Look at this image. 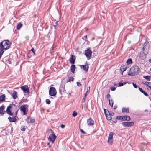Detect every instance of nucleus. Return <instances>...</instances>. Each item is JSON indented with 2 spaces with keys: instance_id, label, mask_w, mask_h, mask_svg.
Segmentation results:
<instances>
[{
  "instance_id": "obj_1",
  "label": "nucleus",
  "mask_w": 151,
  "mask_h": 151,
  "mask_svg": "<svg viewBox=\"0 0 151 151\" xmlns=\"http://www.w3.org/2000/svg\"><path fill=\"white\" fill-rule=\"evenodd\" d=\"M10 45L9 41L8 40H3L0 43V50H6L10 47Z\"/></svg>"
},
{
  "instance_id": "obj_2",
  "label": "nucleus",
  "mask_w": 151,
  "mask_h": 151,
  "mask_svg": "<svg viewBox=\"0 0 151 151\" xmlns=\"http://www.w3.org/2000/svg\"><path fill=\"white\" fill-rule=\"evenodd\" d=\"M140 71V70H139L138 67L137 66H134L130 68L128 75L133 76L138 74Z\"/></svg>"
},
{
  "instance_id": "obj_3",
  "label": "nucleus",
  "mask_w": 151,
  "mask_h": 151,
  "mask_svg": "<svg viewBox=\"0 0 151 151\" xmlns=\"http://www.w3.org/2000/svg\"><path fill=\"white\" fill-rule=\"evenodd\" d=\"M13 106L15 107V106L14 105L12 104V106L11 104L9 105L7 107L6 112L9 115H11L12 117H15L17 116V113L18 110H17L16 112L14 114H13V113L11 112V111L10 110L11 108H13Z\"/></svg>"
},
{
  "instance_id": "obj_4",
  "label": "nucleus",
  "mask_w": 151,
  "mask_h": 151,
  "mask_svg": "<svg viewBox=\"0 0 151 151\" xmlns=\"http://www.w3.org/2000/svg\"><path fill=\"white\" fill-rule=\"evenodd\" d=\"M116 119L122 121H129L130 120V116H122L116 117Z\"/></svg>"
},
{
  "instance_id": "obj_5",
  "label": "nucleus",
  "mask_w": 151,
  "mask_h": 151,
  "mask_svg": "<svg viewBox=\"0 0 151 151\" xmlns=\"http://www.w3.org/2000/svg\"><path fill=\"white\" fill-rule=\"evenodd\" d=\"M113 133L112 132H110L109 133L108 138V142L109 145H112L113 142Z\"/></svg>"
},
{
  "instance_id": "obj_6",
  "label": "nucleus",
  "mask_w": 151,
  "mask_h": 151,
  "mask_svg": "<svg viewBox=\"0 0 151 151\" xmlns=\"http://www.w3.org/2000/svg\"><path fill=\"white\" fill-rule=\"evenodd\" d=\"M56 91L55 88L53 87H50L49 90V95L51 96H55L56 94Z\"/></svg>"
},
{
  "instance_id": "obj_7",
  "label": "nucleus",
  "mask_w": 151,
  "mask_h": 151,
  "mask_svg": "<svg viewBox=\"0 0 151 151\" xmlns=\"http://www.w3.org/2000/svg\"><path fill=\"white\" fill-rule=\"evenodd\" d=\"M92 53L91 50L88 48L85 50L84 54L87 58H89L91 56Z\"/></svg>"
},
{
  "instance_id": "obj_8",
  "label": "nucleus",
  "mask_w": 151,
  "mask_h": 151,
  "mask_svg": "<svg viewBox=\"0 0 151 151\" xmlns=\"http://www.w3.org/2000/svg\"><path fill=\"white\" fill-rule=\"evenodd\" d=\"M27 105L26 104L22 105L21 106L20 110L21 111L23 112V114L25 115L26 114L27 112L28 109L25 107L27 106Z\"/></svg>"
},
{
  "instance_id": "obj_9",
  "label": "nucleus",
  "mask_w": 151,
  "mask_h": 151,
  "mask_svg": "<svg viewBox=\"0 0 151 151\" xmlns=\"http://www.w3.org/2000/svg\"><path fill=\"white\" fill-rule=\"evenodd\" d=\"M21 88L23 91L24 93L28 94L29 93V90L27 85H24L21 87Z\"/></svg>"
},
{
  "instance_id": "obj_10",
  "label": "nucleus",
  "mask_w": 151,
  "mask_h": 151,
  "mask_svg": "<svg viewBox=\"0 0 151 151\" xmlns=\"http://www.w3.org/2000/svg\"><path fill=\"white\" fill-rule=\"evenodd\" d=\"M56 138L57 136L54 134H51L49 135L48 139L49 141L51 142L52 143H53Z\"/></svg>"
},
{
  "instance_id": "obj_11",
  "label": "nucleus",
  "mask_w": 151,
  "mask_h": 151,
  "mask_svg": "<svg viewBox=\"0 0 151 151\" xmlns=\"http://www.w3.org/2000/svg\"><path fill=\"white\" fill-rule=\"evenodd\" d=\"M122 124L125 127H130L133 126L134 125V123L133 122H123L122 123Z\"/></svg>"
},
{
  "instance_id": "obj_12",
  "label": "nucleus",
  "mask_w": 151,
  "mask_h": 151,
  "mask_svg": "<svg viewBox=\"0 0 151 151\" xmlns=\"http://www.w3.org/2000/svg\"><path fill=\"white\" fill-rule=\"evenodd\" d=\"M80 67L81 68H82L83 67V69L86 72H87L89 68V65L87 62H86L85 65H81Z\"/></svg>"
},
{
  "instance_id": "obj_13",
  "label": "nucleus",
  "mask_w": 151,
  "mask_h": 151,
  "mask_svg": "<svg viewBox=\"0 0 151 151\" xmlns=\"http://www.w3.org/2000/svg\"><path fill=\"white\" fill-rule=\"evenodd\" d=\"M65 85H61L59 89V92L61 94V92L62 91L64 93H66V90L65 88Z\"/></svg>"
},
{
  "instance_id": "obj_14",
  "label": "nucleus",
  "mask_w": 151,
  "mask_h": 151,
  "mask_svg": "<svg viewBox=\"0 0 151 151\" xmlns=\"http://www.w3.org/2000/svg\"><path fill=\"white\" fill-rule=\"evenodd\" d=\"M26 121L28 123H32L35 122V119L32 118H31L29 117H27L26 119Z\"/></svg>"
},
{
  "instance_id": "obj_15",
  "label": "nucleus",
  "mask_w": 151,
  "mask_h": 151,
  "mask_svg": "<svg viewBox=\"0 0 151 151\" xmlns=\"http://www.w3.org/2000/svg\"><path fill=\"white\" fill-rule=\"evenodd\" d=\"M88 125L91 126L94 124V122L92 118H90L87 120V121Z\"/></svg>"
},
{
  "instance_id": "obj_16",
  "label": "nucleus",
  "mask_w": 151,
  "mask_h": 151,
  "mask_svg": "<svg viewBox=\"0 0 151 151\" xmlns=\"http://www.w3.org/2000/svg\"><path fill=\"white\" fill-rule=\"evenodd\" d=\"M76 58L75 56L73 55H72L71 56V57L70 59V63L73 64L74 63L75 61Z\"/></svg>"
},
{
  "instance_id": "obj_17",
  "label": "nucleus",
  "mask_w": 151,
  "mask_h": 151,
  "mask_svg": "<svg viewBox=\"0 0 151 151\" xmlns=\"http://www.w3.org/2000/svg\"><path fill=\"white\" fill-rule=\"evenodd\" d=\"M4 106H1L0 107V114L1 115H3L5 113V111H4Z\"/></svg>"
},
{
  "instance_id": "obj_18",
  "label": "nucleus",
  "mask_w": 151,
  "mask_h": 151,
  "mask_svg": "<svg viewBox=\"0 0 151 151\" xmlns=\"http://www.w3.org/2000/svg\"><path fill=\"white\" fill-rule=\"evenodd\" d=\"M142 83L144 85L147 86L151 90V84L150 82L144 81L142 82Z\"/></svg>"
},
{
  "instance_id": "obj_19",
  "label": "nucleus",
  "mask_w": 151,
  "mask_h": 151,
  "mask_svg": "<svg viewBox=\"0 0 151 151\" xmlns=\"http://www.w3.org/2000/svg\"><path fill=\"white\" fill-rule=\"evenodd\" d=\"M11 95L12 96L14 99H15L17 98V92L15 91H14Z\"/></svg>"
},
{
  "instance_id": "obj_20",
  "label": "nucleus",
  "mask_w": 151,
  "mask_h": 151,
  "mask_svg": "<svg viewBox=\"0 0 151 151\" xmlns=\"http://www.w3.org/2000/svg\"><path fill=\"white\" fill-rule=\"evenodd\" d=\"M127 68L124 66H122L120 68V70L122 72V74L123 75V72L125 71L127 69Z\"/></svg>"
},
{
  "instance_id": "obj_21",
  "label": "nucleus",
  "mask_w": 151,
  "mask_h": 151,
  "mask_svg": "<svg viewBox=\"0 0 151 151\" xmlns=\"http://www.w3.org/2000/svg\"><path fill=\"white\" fill-rule=\"evenodd\" d=\"M15 117H8V119L9 121L11 122H15L16 121V119Z\"/></svg>"
},
{
  "instance_id": "obj_22",
  "label": "nucleus",
  "mask_w": 151,
  "mask_h": 151,
  "mask_svg": "<svg viewBox=\"0 0 151 151\" xmlns=\"http://www.w3.org/2000/svg\"><path fill=\"white\" fill-rule=\"evenodd\" d=\"M76 68V67L75 66V65H72L71 66V72L74 73L75 72Z\"/></svg>"
},
{
  "instance_id": "obj_23",
  "label": "nucleus",
  "mask_w": 151,
  "mask_h": 151,
  "mask_svg": "<svg viewBox=\"0 0 151 151\" xmlns=\"http://www.w3.org/2000/svg\"><path fill=\"white\" fill-rule=\"evenodd\" d=\"M5 96L4 94H3L0 96V102L3 101L5 99Z\"/></svg>"
},
{
  "instance_id": "obj_24",
  "label": "nucleus",
  "mask_w": 151,
  "mask_h": 151,
  "mask_svg": "<svg viewBox=\"0 0 151 151\" xmlns=\"http://www.w3.org/2000/svg\"><path fill=\"white\" fill-rule=\"evenodd\" d=\"M22 24L21 23H19L18 24L17 26L16 29L17 30H19L21 27H22Z\"/></svg>"
},
{
  "instance_id": "obj_25",
  "label": "nucleus",
  "mask_w": 151,
  "mask_h": 151,
  "mask_svg": "<svg viewBox=\"0 0 151 151\" xmlns=\"http://www.w3.org/2000/svg\"><path fill=\"white\" fill-rule=\"evenodd\" d=\"M122 111L123 113L125 112H127V113H129V109L128 108H122Z\"/></svg>"
},
{
  "instance_id": "obj_26",
  "label": "nucleus",
  "mask_w": 151,
  "mask_h": 151,
  "mask_svg": "<svg viewBox=\"0 0 151 151\" xmlns=\"http://www.w3.org/2000/svg\"><path fill=\"white\" fill-rule=\"evenodd\" d=\"M144 78L146 79L148 81H150L151 78V76H144Z\"/></svg>"
},
{
  "instance_id": "obj_27",
  "label": "nucleus",
  "mask_w": 151,
  "mask_h": 151,
  "mask_svg": "<svg viewBox=\"0 0 151 151\" xmlns=\"http://www.w3.org/2000/svg\"><path fill=\"white\" fill-rule=\"evenodd\" d=\"M126 63L128 65L132 64V60L131 58L128 59L127 60Z\"/></svg>"
},
{
  "instance_id": "obj_28",
  "label": "nucleus",
  "mask_w": 151,
  "mask_h": 151,
  "mask_svg": "<svg viewBox=\"0 0 151 151\" xmlns=\"http://www.w3.org/2000/svg\"><path fill=\"white\" fill-rule=\"evenodd\" d=\"M105 116L108 120H110L111 119L112 117L110 116V115H108L107 114L106 115V116Z\"/></svg>"
},
{
  "instance_id": "obj_29",
  "label": "nucleus",
  "mask_w": 151,
  "mask_h": 151,
  "mask_svg": "<svg viewBox=\"0 0 151 151\" xmlns=\"http://www.w3.org/2000/svg\"><path fill=\"white\" fill-rule=\"evenodd\" d=\"M109 103L111 107H112L113 106V104L114 103V101L112 100H110V99H109Z\"/></svg>"
},
{
  "instance_id": "obj_30",
  "label": "nucleus",
  "mask_w": 151,
  "mask_h": 151,
  "mask_svg": "<svg viewBox=\"0 0 151 151\" xmlns=\"http://www.w3.org/2000/svg\"><path fill=\"white\" fill-rule=\"evenodd\" d=\"M143 55V56H142V54L140 56V58H141L142 60H144L146 58V55L145 54H142Z\"/></svg>"
},
{
  "instance_id": "obj_31",
  "label": "nucleus",
  "mask_w": 151,
  "mask_h": 151,
  "mask_svg": "<svg viewBox=\"0 0 151 151\" xmlns=\"http://www.w3.org/2000/svg\"><path fill=\"white\" fill-rule=\"evenodd\" d=\"M87 91L86 92V93L85 94H86V95L89 93V92L90 90V87H88Z\"/></svg>"
},
{
  "instance_id": "obj_32",
  "label": "nucleus",
  "mask_w": 151,
  "mask_h": 151,
  "mask_svg": "<svg viewBox=\"0 0 151 151\" xmlns=\"http://www.w3.org/2000/svg\"><path fill=\"white\" fill-rule=\"evenodd\" d=\"M77 115V113L75 111H73L72 114V116L73 117H75Z\"/></svg>"
},
{
  "instance_id": "obj_33",
  "label": "nucleus",
  "mask_w": 151,
  "mask_h": 151,
  "mask_svg": "<svg viewBox=\"0 0 151 151\" xmlns=\"http://www.w3.org/2000/svg\"><path fill=\"white\" fill-rule=\"evenodd\" d=\"M45 101L46 103L47 104H50L51 103L50 100L48 99H46Z\"/></svg>"
},
{
  "instance_id": "obj_34",
  "label": "nucleus",
  "mask_w": 151,
  "mask_h": 151,
  "mask_svg": "<svg viewBox=\"0 0 151 151\" xmlns=\"http://www.w3.org/2000/svg\"><path fill=\"white\" fill-rule=\"evenodd\" d=\"M21 130L24 131H25L26 129V128L24 126H22L21 127Z\"/></svg>"
},
{
  "instance_id": "obj_35",
  "label": "nucleus",
  "mask_w": 151,
  "mask_h": 151,
  "mask_svg": "<svg viewBox=\"0 0 151 151\" xmlns=\"http://www.w3.org/2000/svg\"><path fill=\"white\" fill-rule=\"evenodd\" d=\"M86 96H87V95H86V94H85L83 98L82 99V101L83 102H85V101L86 99Z\"/></svg>"
},
{
  "instance_id": "obj_36",
  "label": "nucleus",
  "mask_w": 151,
  "mask_h": 151,
  "mask_svg": "<svg viewBox=\"0 0 151 151\" xmlns=\"http://www.w3.org/2000/svg\"><path fill=\"white\" fill-rule=\"evenodd\" d=\"M74 80V78L73 77H70L69 78L68 81H73Z\"/></svg>"
},
{
  "instance_id": "obj_37",
  "label": "nucleus",
  "mask_w": 151,
  "mask_h": 151,
  "mask_svg": "<svg viewBox=\"0 0 151 151\" xmlns=\"http://www.w3.org/2000/svg\"><path fill=\"white\" fill-rule=\"evenodd\" d=\"M108 112L109 113V115H110L111 116L114 115V112H111V111H110V112H109L108 111Z\"/></svg>"
},
{
  "instance_id": "obj_38",
  "label": "nucleus",
  "mask_w": 151,
  "mask_h": 151,
  "mask_svg": "<svg viewBox=\"0 0 151 151\" xmlns=\"http://www.w3.org/2000/svg\"><path fill=\"white\" fill-rule=\"evenodd\" d=\"M12 127H11L10 129H8V130H9L10 131L9 132V133H11L12 132Z\"/></svg>"
},
{
  "instance_id": "obj_39",
  "label": "nucleus",
  "mask_w": 151,
  "mask_h": 151,
  "mask_svg": "<svg viewBox=\"0 0 151 151\" xmlns=\"http://www.w3.org/2000/svg\"><path fill=\"white\" fill-rule=\"evenodd\" d=\"M142 93L146 96H148L147 93L146 92L144 91H143Z\"/></svg>"
},
{
  "instance_id": "obj_40",
  "label": "nucleus",
  "mask_w": 151,
  "mask_h": 151,
  "mask_svg": "<svg viewBox=\"0 0 151 151\" xmlns=\"http://www.w3.org/2000/svg\"><path fill=\"white\" fill-rule=\"evenodd\" d=\"M124 85L123 83L122 82H119V85L120 86H123Z\"/></svg>"
},
{
  "instance_id": "obj_41",
  "label": "nucleus",
  "mask_w": 151,
  "mask_h": 151,
  "mask_svg": "<svg viewBox=\"0 0 151 151\" xmlns=\"http://www.w3.org/2000/svg\"><path fill=\"white\" fill-rule=\"evenodd\" d=\"M81 132L83 134H85L86 133L82 129H80Z\"/></svg>"
},
{
  "instance_id": "obj_42",
  "label": "nucleus",
  "mask_w": 151,
  "mask_h": 151,
  "mask_svg": "<svg viewBox=\"0 0 151 151\" xmlns=\"http://www.w3.org/2000/svg\"><path fill=\"white\" fill-rule=\"evenodd\" d=\"M111 89L112 91H115L116 89V88L115 87H111Z\"/></svg>"
},
{
  "instance_id": "obj_43",
  "label": "nucleus",
  "mask_w": 151,
  "mask_h": 151,
  "mask_svg": "<svg viewBox=\"0 0 151 151\" xmlns=\"http://www.w3.org/2000/svg\"><path fill=\"white\" fill-rule=\"evenodd\" d=\"M1 50L0 51V54H1L2 55L4 52V51L3 50Z\"/></svg>"
},
{
  "instance_id": "obj_44",
  "label": "nucleus",
  "mask_w": 151,
  "mask_h": 151,
  "mask_svg": "<svg viewBox=\"0 0 151 151\" xmlns=\"http://www.w3.org/2000/svg\"><path fill=\"white\" fill-rule=\"evenodd\" d=\"M58 21L56 22L55 25H54V27L55 29L56 28V27L58 25Z\"/></svg>"
},
{
  "instance_id": "obj_45",
  "label": "nucleus",
  "mask_w": 151,
  "mask_h": 151,
  "mask_svg": "<svg viewBox=\"0 0 151 151\" xmlns=\"http://www.w3.org/2000/svg\"><path fill=\"white\" fill-rule=\"evenodd\" d=\"M133 86L134 87L136 88H137V86L136 84H134V83H133Z\"/></svg>"
},
{
  "instance_id": "obj_46",
  "label": "nucleus",
  "mask_w": 151,
  "mask_h": 151,
  "mask_svg": "<svg viewBox=\"0 0 151 151\" xmlns=\"http://www.w3.org/2000/svg\"><path fill=\"white\" fill-rule=\"evenodd\" d=\"M31 51H32L33 52V54H34V55H35V51H34V49L32 48L30 50Z\"/></svg>"
},
{
  "instance_id": "obj_47",
  "label": "nucleus",
  "mask_w": 151,
  "mask_h": 151,
  "mask_svg": "<svg viewBox=\"0 0 151 151\" xmlns=\"http://www.w3.org/2000/svg\"><path fill=\"white\" fill-rule=\"evenodd\" d=\"M139 89L140 91L142 92V93L143 92V91H144L142 88L139 87Z\"/></svg>"
},
{
  "instance_id": "obj_48",
  "label": "nucleus",
  "mask_w": 151,
  "mask_h": 151,
  "mask_svg": "<svg viewBox=\"0 0 151 151\" xmlns=\"http://www.w3.org/2000/svg\"><path fill=\"white\" fill-rule=\"evenodd\" d=\"M77 84L78 86H80L81 85L79 82H77Z\"/></svg>"
},
{
  "instance_id": "obj_49",
  "label": "nucleus",
  "mask_w": 151,
  "mask_h": 151,
  "mask_svg": "<svg viewBox=\"0 0 151 151\" xmlns=\"http://www.w3.org/2000/svg\"><path fill=\"white\" fill-rule=\"evenodd\" d=\"M25 39L26 40H27L29 39V37L28 36H26L25 37Z\"/></svg>"
},
{
  "instance_id": "obj_50",
  "label": "nucleus",
  "mask_w": 151,
  "mask_h": 151,
  "mask_svg": "<svg viewBox=\"0 0 151 151\" xmlns=\"http://www.w3.org/2000/svg\"><path fill=\"white\" fill-rule=\"evenodd\" d=\"M65 127V125L63 124H62L61 126V128H63Z\"/></svg>"
},
{
  "instance_id": "obj_51",
  "label": "nucleus",
  "mask_w": 151,
  "mask_h": 151,
  "mask_svg": "<svg viewBox=\"0 0 151 151\" xmlns=\"http://www.w3.org/2000/svg\"><path fill=\"white\" fill-rule=\"evenodd\" d=\"M104 114H105V116H106V115L107 114H106V109H104Z\"/></svg>"
},
{
  "instance_id": "obj_52",
  "label": "nucleus",
  "mask_w": 151,
  "mask_h": 151,
  "mask_svg": "<svg viewBox=\"0 0 151 151\" xmlns=\"http://www.w3.org/2000/svg\"><path fill=\"white\" fill-rule=\"evenodd\" d=\"M110 96H110V94H108L107 95V98H110Z\"/></svg>"
},
{
  "instance_id": "obj_53",
  "label": "nucleus",
  "mask_w": 151,
  "mask_h": 151,
  "mask_svg": "<svg viewBox=\"0 0 151 151\" xmlns=\"http://www.w3.org/2000/svg\"><path fill=\"white\" fill-rule=\"evenodd\" d=\"M116 119H115V120L114 121L113 120V122L115 123H116V122H117V120H116Z\"/></svg>"
},
{
  "instance_id": "obj_54",
  "label": "nucleus",
  "mask_w": 151,
  "mask_h": 151,
  "mask_svg": "<svg viewBox=\"0 0 151 151\" xmlns=\"http://www.w3.org/2000/svg\"><path fill=\"white\" fill-rule=\"evenodd\" d=\"M72 93V91H71L69 93V95H71V93Z\"/></svg>"
},
{
  "instance_id": "obj_55",
  "label": "nucleus",
  "mask_w": 151,
  "mask_h": 151,
  "mask_svg": "<svg viewBox=\"0 0 151 151\" xmlns=\"http://www.w3.org/2000/svg\"><path fill=\"white\" fill-rule=\"evenodd\" d=\"M116 108H117V106H114V109H115Z\"/></svg>"
},
{
  "instance_id": "obj_56",
  "label": "nucleus",
  "mask_w": 151,
  "mask_h": 151,
  "mask_svg": "<svg viewBox=\"0 0 151 151\" xmlns=\"http://www.w3.org/2000/svg\"><path fill=\"white\" fill-rule=\"evenodd\" d=\"M149 62H150L151 63V59H149Z\"/></svg>"
},
{
  "instance_id": "obj_57",
  "label": "nucleus",
  "mask_w": 151,
  "mask_h": 151,
  "mask_svg": "<svg viewBox=\"0 0 151 151\" xmlns=\"http://www.w3.org/2000/svg\"><path fill=\"white\" fill-rule=\"evenodd\" d=\"M2 55L0 54V59L1 58Z\"/></svg>"
},
{
  "instance_id": "obj_58",
  "label": "nucleus",
  "mask_w": 151,
  "mask_h": 151,
  "mask_svg": "<svg viewBox=\"0 0 151 151\" xmlns=\"http://www.w3.org/2000/svg\"><path fill=\"white\" fill-rule=\"evenodd\" d=\"M84 37H85L86 38H87V35H85L84 36Z\"/></svg>"
},
{
  "instance_id": "obj_59",
  "label": "nucleus",
  "mask_w": 151,
  "mask_h": 151,
  "mask_svg": "<svg viewBox=\"0 0 151 151\" xmlns=\"http://www.w3.org/2000/svg\"><path fill=\"white\" fill-rule=\"evenodd\" d=\"M51 145H49V147H51Z\"/></svg>"
},
{
  "instance_id": "obj_60",
  "label": "nucleus",
  "mask_w": 151,
  "mask_h": 151,
  "mask_svg": "<svg viewBox=\"0 0 151 151\" xmlns=\"http://www.w3.org/2000/svg\"><path fill=\"white\" fill-rule=\"evenodd\" d=\"M49 144H50V143H47V145H49Z\"/></svg>"
},
{
  "instance_id": "obj_61",
  "label": "nucleus",
  "mask_w": 151,
  "mask_h": 151,
  "mask_svg": "<svg viewBox=\"0 0 151 151\" xmlns=\"http://www.w3.org/2000/svg\"><path fill=\"white\" fill-rule=\"evenodd\" d=\"M94 39V37H93L92 39V40H93Z\"/></svg>"
},
{
  "instance_id": "obj_62",
  "label": "nucleus",
  "mask_w": 151,
  "mask_h": 151,
  "mask_svg": "<svg viewBox=\"0 0 151 151\" xmlns=\"http://www.w3.org/2000/svg\"><path fill=\"white\" fill-rule=\"evenodd\" d=\"M50 98H52V97H50Z\"/></svg>"
},
{
  "instance_id": "obj_63",
  "label": "nucleus",
  "mask_w": 151,
  "mask_h": 151,
  "mask_svg": "<svg viewBox=\"0 0 151 151\" xmlns=\"http://www.w3.org/2000/svg\"><path fill=\"white\" fill-rule=\"evenodd\" d=\"M150 70H151V68H150Z\"/></svg>"
},
{
  "instance_id": "obj_64",
  "label": "nucleus",
  "mask_w": 151,
  "mask_h": 151,
  "mask_svg": "<svg viewBox=\"0 0 151 151\" xmlns=\"http://www.w3.org/2000/svg\"><path fill=\"white\" fill-rule=\"evenodd\" d=\"M144 47H143V49H144Z\"/></svg>"
}]
</instances>
